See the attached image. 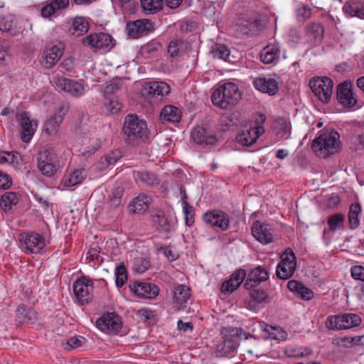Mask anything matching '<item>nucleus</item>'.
I'll use <instances>...</instances> for the list:
<instances>
[{
    "mask_svg": "<svg viewBox=\"0 0 364 364\" xmlns=\"http://www.w3.org/2000/svg\"><path fill=\"white\" fill-rule=\"evenodd\" d=\"M341 146L340 134L333 129L321 131L311 143L314 152L323 159L338 152Z\"/></svg>",
    "mask_w": 364,
    "mask_h": 364,
    "instance_id": "obj_1",
    "label": "nucleus"
},
{
    "mask_svg": "<svg viewBox=\"0 0 364 364\" xmlns=\"http://www.w3.org/2000/svg\"><path fill=\"white\" fill-rule=\"evenodd\" d=\"M241 97L242 94L238 87L235 83L228 82L213 91L211 100L214 105L228 109L236 105Z\"/></svg>",
    "mask_w": 364,
    "mask_h": 364,
    "instance_id": "obj_2",
    "label": "nucleus"
},
{
    "mask_svg": "<svg viewBox=\"0 0 364 364\" xmlns=\"http://www.w3.org/2000/svg\"><path fill=\"white\" fill-rule=\"evenodd\" d=\"M123 133L126 141L134 142L149 138V132L145 121L136 114H128L124 121Z\"/></svg>",
    "mask_w": 364,
    "mask_h": 364,
    "instance_id": "obj_3",
    "label": "nucleus"
},
{
    "mask_svg": "<svg viewBox=\"0 0 364 364\" xmlns=\"http://www.w3.org/2000/svg\"><path fill=\"white\" fill-rule=\"evenodd\" d=\"M37 168L38 171L47 177L53 176L58 171V155L50 147H43L37 154Z\"/></svg>",
    "mask_w": 364,
    "mask_h": 364,
    "instance_id": "obj_4",
    "label": "nucleus"
},
{
    "mask_svg": "<svg viewBox=\"0 0 364 364\" xmlns=\"http://www.w3.org/2000/svg\"><path fill=\"white\" fill-rule=\"evenodd\" d=\"M309 85L314 94L321 102L328 103L331 99L333 94V80L328 77H314L309 82Z\"/></svg>",
    "mask_w": 364,
    "mask_h": 364,
    "instance_id": "obj_5",
    "label": "nucleus"
},
{
    "mask_svg": "<svg viewBox=\"0 0 364 364\" xmlns=\"http://www.w3.org/2000/svg\"><path fill=\"white\" fill-rule=\"evenodd\" d=\"M20 247L26 254H38L46 245L44 237L38 233H22L19 235Z\"/></svg>",
    "mask_w": 364,
    "mask_h": 364,
    "instance_id": "obj_6",
    "label": "nucleus"
},
{
    "mask_svg": "<svg viewBox=\"0 0 364 364\" xmlns=\"http://www.w3.org/2000/svg\"><path fill=\"white\" fill-rule=\"evenodd\" d=\"M82 43L92 51L109 50L114 46L113 38L105 33H92L82 38Z\"/></svg>",
    "mask_w": 364,
    "mask_h": 364,
    "instance_id": "obj_7",
    "label": "nucleus"
},
{
    "mask_svg": "<svg viewBox=\"0 0 364 364\" xmlns=\"http://www.w3.org/2000/svg\"><path fill=\"white\" fill-rule=\"evenodd\" d=\"M296 258L291 249L288 248L281 255V262L277 267V275L279 279H288L295 272Z\"/></svg>",
    "mask_w": 364,
    "mask_h": 364,
    "instance_id": "obj_8",
    "label": "nucleus"
},
{
    "mask_svg": "<svg viewBox=\"0 0 364 364\" xmlns=\"http://www.w3.org/2000/svg\"><path fill=\"white\" fill-rule=\"evenodd\" d=\"M92 290V282L85 277L77 279L73 284L74 294L81 305L87 304L91 301Z\"/></svg>",
    "mask_w": 364,
    "mask_h": 364,
    "instance_id": "obj_9",
    "label": "nucleus"
},
{
    "mask_svg": "<svg viewBox=\"0 0 364 364\" xmlns=\"http://www.w3.org/2000/svg\"><path fill=\"white\" fill-rule=\"evenodd\" d=\"M17 121L21 127V139L23 142L28 143L38 127L37 121L32 119L27 112H22L17 115Z\"/></svg>",
    "mask_w": 364,
    "mask_h": 364,
    "instance_id": "obj_10",
    "label": "nucleus"
},
{
    "mask_svg": "<svg viewBox=\"0 0 364 364\" xmlns=\"http://www.w3.org/2000/svg\"><path fill=\"white\" fill-rule=\"evenodd\" d=\"M96 326L105 333L117 334L122 328V322L115 313H107L97 320Z\"/></svg>",
    "mask_w": 364,
    "mask_h": 364,
    "instance_id": "obj_11",
    "label": "nucleus"
},
{
    "mask_svg": "<svg viewBox=\"0 0 364 364\" xmlns=\"http://www.w3.org/2000/svg\"><path fill=\"white\" fill-rule=\"evenodd\" d=\"M204 223L211 227H216L225 231L230 225L229 215L220 210L207 211L203 215Z\"/></svg>",
    "mask_w": 364,
    "mask_h": 364,
    "instance_id": "obj_12",
    "label": "nucleus"
},
{
    "mask_svg": "<svg viewBox=\"0 0 364 364\" xmlns=\"http://www.w3.org/2000/svg\"><path fill=\"white\" fill-rule=\"evenodd\" d=\"M127 33L133 38H138L154 30L152 22L149 19H139L127 24Z\"/></svg>",
    "mask_w": 364,
    "mask_h": 364,
    "instance_id": "obj_13",
    "label": "nucleus"
},
{
    "mask_svg": "<svg viewBox=\"0 0 364 364\" xmlns=\"http://www.w3.org/2000/svg\"><path fill=\"white\" fill-rule=\"evenodd\" d=\"M336 94L339 103L346 107H353L357 103V100L353 96V85L350 82H344L339 84Z\"/></svg>",
    "mask_w": 364,
    "mask_h": 364,
    "instance_id": "obj_14",
    "label": "nucleus"
},
{
    "mask_svg": "<svg viewBox=\"0 0 364 364\" xmlns=\"http://www.w3.org/2000/svg\"><path fill=\"white\" fill-rule=\"evenodd\" d=\"M254 237L262 244H269L273 241L272 229L269 224L257 220L252 227Z\"/></svg>",
    "mask_w": 364,
    "mask_h": 364,
    "instance_id": "obj_15",
    "label": "nucleus"
},
{
    "mask_svg": "<svg viewBox=\"0 0 364 364\" xmlns=\"http://www.w3.org/2000/svg\"><path fill=\"white\" fill-rule=\"evenodd\" d=\"M130 289L138 297L144 299H154L159 293V288L156 284L147 282L134 283Z\"/></svg>",
    "mask_w": 364,
    "mask_h": 364,
    "instance_id": "obj_16",
    "label": "nucleus"
},
{
    "mask_svg": "<svg viewBox=\"0 0 364 364\" xmlns=\"http://www.w3.org/2000/svg\"><path fill=\"white\" fill-rule=\"evenodd\" d=\"M55 84L59 90L69 92L75 97L81 96L84 93L83 86L73 80L58 77L55 79Z\"/></svg>",
    "mask_w": 364,
    "mask_h": 364,
    "instance_id": "obj_17",
    "label": "nucleus"
},
{
    "mask_svg": "<svg viewBox=\"0 0 364 364\" xmlns=\"http://www.w3.org/2000/svg\"><path fill=\"white\" fill-rule=\"evenodd\" d=\"M253 85L257 90L269 95H274L279 91V82L273 77H256Z\"/></svg>",
    "mask_w": 364,
    "mask_h": 364,
    "instance_id": "obj_18",
    "label": "nucleus"
},
{
    "mask_svg": "<svg viewBox=\"0 0 364 364\" xmlns=\"http://www.w3.org/2000/svg\"><path fill=\"white\" fill-rule=\"evenodd\" d=\"M191 139L198 144H214L217 139L213 131L203 127H196L191 132Z\"/></svg>",
    "mask_w": 364,
    "mask_h": 364,
    "instance_id": "obj_19",
    "label": "nucleus"
},
{
    "mask_svg": "<svg viewBox=\"0 0 364 364\" xmlns=\"http://www.w3.org/2000/svg\"><path fill=\"white\" fill-rule=\"evenodd\" d=\"M268 278V272L261 266H258L249 273L247 279L245 283V287L247 289L257 287L262 282L267 280Z\"/></svg>",
    "mask_w": 364,
    "mask_h": 364,
    "instance_id": "obj_20",
    "label": "nucleus"
},
{
    "mask_svg": "<svg viewBox=\"0 0 364 364\" xmlns=\"http://www.w3.org/2000/svg\"><path fill=\"white\" fill-rule=\"evenodd\" d=\"M246 272L244 269H238L230 277V279L225 282L221 287V291L223 294H230L236 290L242 283Z\"/></svg>",
    "mask_w": 364,
    "mask_h": 364,
    "instance_id": "obj_21",
    "label": "nucleus"
},
{
    "mask_svg": "<svg viewBox=\"0 0 364 364\" xmlns=\"http://www.w3.org/2000/svg\"><path fill=\"white\" fill-rule=\"evenodd\" d=\"M264 132V128L250 127L249 129L243 130L242 132L237 136V140L242 146H249L253 144L259 138V136H261Z\"/></svg>",
    "mask_w": 364,
    "mask_h": 364,
    "instance_id": "obj_22",
    "label": "nucleus"
},
{
    "mask_svg": "<svg viewBox=\"0 0 364 364\" xmlns=\"http://www.w3.org/2000/svg\"><path fill=\"white\" fill-rule=\"evenodd\" d=\"M85 173L83 169H75L67 171L61 181L60 185L63 188H68L80 184L85 178Z\"/></svg>",
    "mask_w": 364,
    "mask_h": 364,
    "instance_id": "obj_23",
    "label": "nucleus"
},
{
    "mask_svg": "<svg viewBox=\"0 0 364 364\" xmlns=\"http://www.w3.org/2000/svg\"><path fill=\"white\" fill-rule=\"evenodd\" d=\"M324 36V27L319 23L311 22L306 27V36L314 43L321 42Z\"/></svg>",
    "mask_w": 364,
    "mask_h": 364,
    "instance_id": "obj_24",
    "label": "nucleus"
},
{
    "mask_svg": "<svg viewBox=\"0 0 364 364\" xmlns=\"http://www.w3.org/2000/svg\"><path fill=\"white\" fill-rule=\"evenodd\" d=\"M63 55V50L56 46L48 49L43 54V65L47 69L53 68L60 60Z\"/></svg>",
    "mask_w": 364,
    "mask_h": 364,
    "instance_id": "obj_25",
    "label": "nucleus"
},
{
    "mask_svg": "<svg viewBox=\"0 0 364 364\" xmlns=\"http://www.w3.org/2000/svg\"><path fill=\"white\" fill-rule=\"evenodd\" d=\"M173 302L183 306L191 296V289L184 284H176L171 290Z\"/></svg>",
    "mask_w": 364,
    "mask_h": 364,
    "instance_id": "obj_26",
    "label": "nucleus"
},
{
    "mask_svg": "<svg viewBox=\"0 0 364 364\" xmlns=\"http://www.w3.org/2000/svg\"><path fill=\"white\" fill-rule=\"evenodd\" d=\"M149 93L154 97H160L167 96L171 92V87L165 82L151 81L148 83Z\"/></svg>",
    "mask_w": 364,
    "mask_h": 364,
    "instance_id": "obj_27",
    "label": "nucleus"
},
{
    "mask_svg": "<svg viewBox=\"0 0 364 364\" xmlns=\"http://www.w3.org/2000/svg\"><path fill=\"white\" fill-rule=\"evenodd\" d=\"M287 287L289 291L296 293L304 300L309 301L313 298V291L302 283L296 280L289 281L287 284Z\"/></svg>",
    "mask_w": 364,
    "mask_h": 364,
    "instance_id": "obj_28",
    "label": "nucleus"
},
{
    "mask_svg": "<svg viewBox=\"0 0 364 364\" xmlns=\"http://www.w3.org/2000/svg\"><path fill=\"white\" fill-rule=\"evenodd\" d=\"M89 27L90 24L85 18L76 17L73 19L68 31L73 36H81L88 31Z\"/></svg>",
    "mask_w": 364,
    "mask_h": 364,
    "instance_id": "obj_29",
    "label": "nucleus"
},
{
    "mask_svg": "<svg viewBox=\"0 0 364 364\" xmlns=\"http://www.w3.org/2000/svg\"><path fill=\"white\" fill-rule=\"evenodd\" d=\"M280 48L277 44H269L261 52L260 59L264 64H270L279 58Z\"/></svg>",
    "mask_w": 364,
    "mask_h": 364,
    "instance_id": "obj_30",
    "label": "nucleus"
},
{
    "mask_svg": "<svg viewBox=\"0 0 364 364\" xmlns=\"http://www.w3.org/2000/svg\"><path fill=\"white\" fill-rule=\"evenodd\" d=\"M181 119V110L173 105H166L161 111L160 119L162 122H178Z\"/></svg>",
    "mask_w": 364,
    "mask_h": 364,
    "instance_id": "obj_31",
    "label": "nucleus"
},
{
    "mask_svg": "<svg viewBox=\"0 0 364 364\" xmlns=\"http://www.w3.org/2000/svg\"><path fill=\"white\" fill-rule=\"evenodd\" d=\"M237 347V341L235 336H226L224 340L217 345L216 351L220 355L233 353Z\"/></svg>",
    "mask_w": 364,
    "mask_h": 364,
    "instance_id": "obj_32",
    "label": "nucleus"
},
{
    "mask_svg": "<svg viewBox=\"0 0 364 364\" xmlns=\"http://www.w3.org/2000/svg\"><path fill=\"white\" fill-rule=\"evenodd\" d=\"M69 5V0H52L44 6L41 11V16L44 18L51 16L59 9H65Z\"/></svg>",
    "mask_w": 364,
    "mask_h": 364,
    "instance_id": "obj_33",
    "label": "nucleus"
},
{
    "mask_svg": "<svg viewBox=\"0 0 364 364\" xmlns=\"http://www.w3.org/2000/svg\"><path fill=\"white\" fill-rule=\"evenodd\" d=\"M148 196L142 193L134 198L130 204V211L134 213H142L149 208Z\"/></svg>",
    "mask_w": 364,
    "mask_h": 364,
    "instance_id": "obj_34",
    "label": "nucleus"
},
{
    "mask_svg": "<svg viewBox=\"0 0 364 364\" xmlns=\"http://www.w3.org/2000/svg\"><path fill=\"white\" fill-rule=\"evenodd\" d=\"M134 177L136 181L150 187L159 185L160 181L155 173L149 171H138L134 173Z\"/></svg>",
    "mask_w": 364,
    "mask_h": 364,
    "instance_id": "obj_35",
    "label": "nucleus"
},
{
    "mask_svg": "<svg viewBox=\"0 0 364 364\" xmlns=\"http://www.w3.org/2000/svg\"><path fill=\"white\" fill-rule=\"evenodd\" d=\"M20 199V196L14 192H6L2 195L0 200V206L4 211L10 210L16 205Z\"/></svg>",
    "mask_w": 364,
    "mask_h": 364,
    "instance_id": "obj_36",
    "label": "nucleus"
},
{
    "mask_svg": "<svg viewBox=\"0 0 364 364\" xmlns=\"http://www.w3.org/2000/svg\"><path fill=\"white\" fill-rule=\"evenodd\" d=\"M141 6L145 14H154L161 10L164 0H141Z\"/></svg>",
    "mask_w": 364,
    "mask_h": 364,
    "instance_id": "obj_37",
    "label": "nucleus"
},
{
    "mask_svg": "<svg viewBox=\"0 0 364 364\" xmlns=\"http://www.w3.org/2000/svg\"><path fill=\"white\" fill-rule=\"evenodd\" d=\"M341 318L342 330L357 327L362 322L360 316L353 313L341 314Z\"/></svg>",
    "mask_w": 364,
    "mask_h": 364,
    "instance_id": "obj_38",
    "label": "nucleus"
},
{
    "mask_svg": "<svg viewBox=\"0 0 364 364\" xmlns=\"http://www.w3.org/2000/svg\"><path fill=\"white\" fill-rule=\"evenodd\" d=\"M361 212V207L359 203H353L350 205L348 213L349 227L350 229H355L360 225L359 215Z\"/></svg>",
    "mask_w": 364,
    "mask_h": 364,
    "instance_id": "obj_39",
    "label": "nucleus"
},
{
    "mask_svg": "<svg viewBox=\"0 0 364 364\" xmlns=\"http://www.w3.org/2000/svg\"><path fill=\"white\" fill-rule=\"evenodd\" d=\"M62 123V118L60 116H52L47 119L44 124V131L48 135H53L57 133L58 128Z\"/></svg>",
    "mask_w": 364,
    "mask_h": 364,
    "instance_id": "obj_40",
    "label": "nucleus"
},
{
    "mask_svg": "<svg viewBox=\"0 0 364 364\" xmlns=\"http://www.w3.org/2000/svg\"><path fill=\"white\" fill-rule=\"evenodd\" d=\"M276 134L280 139H287L290 136V123L284 119H279L275 124Z\"/></svg>",
    "mask_w": 364,
    "mask_h": 364,
    "instance_id": "obj_41",
    "label": "nucleus"
},
{
    "mask_svg": "<svg viewBox=\"0 0 364 364\" xmlns=\"http://www.w3.org/2000/svg\"><path fill=\"white\" fill-rule=\"evenodd\" d=\"M122 157V153L119 150H114L105 156V159H102L100 161L99 168L104 169L108 166L114 164Z\"/></svg>",
    "mask_w": 364,
    "mask_h": 364,
    "instance_id": "obj_42",
    "label": "nucleus"
},
{
    "mask_svg": "<svg viewBox=\"0 0 364 364\" xmlns=\"http://www.w3.org/2000/svg\"><path fill=\"white\" fill-rule=\"evenodd\" d=\"M345 216L342 213H336L331 215L327 221L329 230L335 232L343 228Z\"/></svg>",
    "mask_w": 364,
    "mask_h": 364,
    "instance_id": "obj_43",
    "label": "nucleus"
},
{
    "mask_svg": "<svg viewBox=\"0 0 364 364\" xmlns=\"http://www.w3.org/2000/svg\"><path fill=\"white\" fill-rule=\"evenodd\" d=\"M154 220L158 223L157 229L161 232H170V225L164 213L162 210H158L154 216Z\"/></svg>",
    "mask_w": 364,
    "mask_h": 364,
    "instance_id": "obj_44",
    "label": "nucleus"
},
{
    "mask_svg": "<svg viewBox=\"0 0 364 364\" xmlns=\"http://www.w3.org/2000/svg\"><path fill=\"white\" fill-rule=\"evenodd\" d=\"M124 189L121 187L115 188L109 196L108 204L109 208H118L122 204Z\"/></svg>",
    "mask_w": 364,
    "mask_h": 364,
    "instance_id": "obj_45",
    "label": "nucleus"
},
{
    "mask_svg": "<svg viewBox=\"0 0 364 364\" xmlns=\"http://www.w3.org/2000/svg\"><path fill=\"white\" fill-rule=\"evenodd\" d=\"M211 53L213 58L215 59L228 60L230 54V50L228 46L223 44H217L213 47Z\"/></svg>",
    "mask_w": 364,
    "mask_h": 364,
    "instance_id": "obj_46",
    "label": "nucleus"
},
{
    "mask_svg": "<svg viewBox=\"0 0 364 364\" xmlns=\"http://www.w3.org/2000/svg\"><path fill=\"white\" fill-rule=\"evenodd\" d=\"M116 274V286L121 288L127 280V269L123 263L119 264L115 269Z\"/></svg>",
    "mask_w": 364,
    "mask_h": 364,
    "instance_id": "obj_47",
    "label": "nucleus"
},
{
    "mask_svg": "<svg viewBox=\"0 0 364 364\" xmlns=\"http://www.w3.org/2000/svg\"><path fill=\"white\" fill-rule=\"evenodd\" d=\"M19 156L18 152H0V165L18 164L17 158Z\"/></svg>",
    "mask_w": 364,
    "mask_h": 364,
    "instance_id": "obj_48",
    "label": "nucleus"
},
{
    "mask_svg": "<svg viewBox=\"0 0 364 364\" xmlns=\"http://www.w3.org/2000/svg\"><path fill=\"white\" fill-rule=\"evenodd\" d=\"M122 86V80H115L112 81L104 88V95L106 98H109V96L116 94L117 92L119 91Z\"/></svg>",
    "mask_w": 364,
    "mask_h": 364,
    "instance_id": "obj_49",
    "label": "nucleus"
},
{
    "mask_svg": "<svg viewBox=\"0 0 364 364\" xmlns=\"http://www.w3.org/2000/svg\"><path fill=\"white\" fill-rule=\"evenodd\" d=\"M150 267V262L146 258H136L133 263V269L134 272L142 274Z\"/></svg>",
    "mask_w": 364,
    "mask_h": 364,
    "instance_id": "obj_50",
    "label": "nucleus"
},
{
    "mask_svg": "<svg viewBox=\"0 0 364 364\" xmlns=\"http://www.w3.org/2000/svg\"><path fill=\"white\" fill-rule=\"evenodd\" d=\"M107 101L105 103L107 110L111 114H116L120 111L122 104L119 102L117 97H113L106 98Z\"/></svg>",
    "mask_w": 364,
    "mask_h": 364,
    "instance_id": "obj_51",
    "label": "nucleus"
},
{
    "mask_svg": "<svg viewBox=\"0 0 364 364\" xmlns=\"http://www.w3.org/2000/svg\"><path fill=\"white\" fill-rule=\"evenodd\" d=\"M267 332L269 336L275 340H284L287 338V333L279 327L267 326L266 328Z\"/></svg>",
    "mask_w": 364,
    "mask_h": 364,
    "instance_id": "obj_52",
    "label": "nucleus"
},
{
    "mask_svg": "<svg viewBox=\"0 0 364 364\" xmlns=\"http://www.w3.org/2000/svg\"><path fill=\"white\" fill-rule=\"evenodd\" d=\"M249 290L250 297L257 303H261L267 298V292L260 288L253 287Z\"/></svg>",
    "mask_w": 364,
    "mask_h": 364,
    "instance_id": "obj_53",
    "label": "nucleus"
},
{
    "mask_svg": "<svg viewBox=\"0 0 364 364\" xmlns=\"http://www.w3.org/2000/svg\"><path fill=\"white\" fill-rule=\"evenodd\" d=\"M341 315L328 316L326 320V327L331 330H342Z\"/></svg>",
    "mask_w": 364,
    "mask_h": 364,
    "instance_id": "obj_54",
    "label": "nucleus"
},
{
    "mask_svg": "<svg viewBox=\"0 0 364 364\" xmlns=\"http://www.w3.org/2000/svg\"><path fill=\"white\" fill-rule=\"evenodd\" d=\"M183 211L185 215L186 223L188 226H191L194 223V210L191 205L183 207Z\"/></svg>",
    "mask_w": 364,
    "mask_h": 364,
    "instance_id": "obj_55",
    "label": "nucleus"
},
{
    "mask_svg": "<svg viewBox=\"0 0 364 364\" xmlns=\"http://www.w3.org/2000/svg\"><path fill=\"white\" fill-rule=\"evenodd\" d=\"M84 341V338H79L77 337H72L68 340L65 344H63L64 348L66 350H70L78 348L82 345Z\"/></svg>",
    "mask_w": 364,
    "mask_h": 364,
    "instance_id": "obj_56",
    "label": "nucleus"
},
{
    "mask_svg": "<svg viewBox=\"0 0 364 364\" xmlns=\"http://www.w3.org/2000/svg\"><path fill=\"white\" fill-rule=\"evenodd\" d=\"M351 276L354 279L364 282V267L361 265H355L350 269Z\"/></svg>",
    "mask_w": 364,
    "mask_h": 364,
    "instance_id": "obj_57",
    "label": "nucleus"
},
{
    "mask_svg": "<svg viewBox=\"0 0 364 364\" xmlns=\"http://www.w3.org/2000/svg\"><path fill=\"white\" fill-rule=\"evenodd\" d=\"M182 46V41L180 40L171 41L168 46V53L171 57H175L178 55V50Z\"/></svg>",
    "mask_w": 364,
    "mask_h": 364,
    "instance_id": "obj_58",
    "label": "nucleus"
},
{
    "mask_svg": "<svg viewBox=\"0 0 364 364\" xmlns=\"http://www.w3.org/2000/svg\"><path fill=\"white\" fill-rule=\"evenodd\" d=\"M13 26V21L11 16H0V30L9 31Z\"/></svg>",
    "mask_w": 364,
    "mask_h": 364,
    "instance_id": "obj_59",
    "label": "nucleus"
},
{
    "mask_svg": "<svg viewBox=\"0 0 364 364\" xmlns=\"http://www.w3.org/2000/svg\"><path fill=\"white\" fill-rule=\"evenodd\" d=\"M311 11L310 8L306 6H301L296 10L297 18L299 21H304L311 16Z\"/></svg>",
    "mask_w": 364,
    "mask_h": 364,
    "instance_id": "obj_60",
    "label": "nucleus"
},
{
    "mask_svg": "<svg viewBox=\"0 0 364 364\" xmlns=\"http://www.w3.org/2000/svg\"><path fill=\"white\" fill-rule=\"evenodd\" d=\"M11 186V180L8 174L0 171V189H7Z\"/></svg>",
    "mask_w": 364,
    "mask_h": 364,
    "instance_id": "obj_61",
    "label": "nucleus"
},
{
    "mask_svg": "<svg viewBox=\"0 0 364 364\" xmlns=\"http://www.w3.org/2000/svg\"><path fill=\"white\" fill-rule=\"evenodd\" d=\"M352 140L356 144L355 150L364 149V134H358L352 137Z\"/></svg>",
    "mask_w": 364,
    "mask_h": 364,
    "instance_id": "obj_62",
    "label": "nucleus"
},
{
    "mask_svg": "<svg viewBox=\"0 0 364 364\" xmlns=\"http://www.w3.org/2000/svg\"><path fill=\"white\" fill-rule=\"evenodd\" d=\"M266 121V116L264 114L259 113L256 115L255 119V126L252 127V128H264L263 124Z\"/></svg>",
    "mask_w": 364,
    "mask_h": 364,
    "instance_id": "obj_63",
    "label": "nucleus"
},
{
    "mask_svg": "<svg viewBox=\"0 0 364 364\" xmlns=\"http://www.w3.org/2000/svg\"><path fill=\"white\" fill-rule=\"evenodd\" d=\"M138 316L144 321L152 317V311L147 309H141L137 311Z\"/></svg>",
    "mask_w": 364,
    "mask_h": 364,
    "instance_id": "obj_64",
    "label": "nucleus"
}]
</instances>
